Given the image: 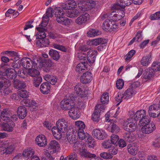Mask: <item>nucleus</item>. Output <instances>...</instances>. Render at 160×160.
I'll return each mask as SVG.
<instances>
[{
  "mask_svg": "<svg viewBox=\"0 0 160 160\" xmlns=\"http://www.w3.org/2000/svg\"><path fill=\"white\" fill-rule=\"evenodd\" d=\"M74 90L76 94L71 95H73L75 97V99L80 102V106L82 108H83L85 105L84 100L88 95L89 91L80 83H78L75 86Z\"/></svg>",
  "mask_w": 160,
  "mask_h": 160,
  "instance_id": "f257e3e1",
  "label": "nucleus"
},
{
  "mask_svg": "<svg viewBox=\"0 0 160 160\" xmlns=\"http://www.w3.org/2000/svg\"><path fill=\"white\" fill-rule=\"evenodd\" d=\"M21 62L22 66L28 70L33 67L35 68H41L43 66L42 60L37 57L33 58L32 60L29 58H24L22 59Z\"/></svg>",
  "mask_w": 160,
  "mask_h": 160,
  "instance_id": "f03ea898",
  "label": "nucleus"
},
{
  "mask_svg": "<svg viewBox=\"0 0 160 160\" xmlns=\"http://www.w3.org/2000/svg\"><path fill=\"white\" fill-rule=\"evenodd\" d=\"M78 102L73 95H70L67 98L64 99L61 102V107L64 110H68L75 107V104H78Z\"/></svg>",
  "mask_w": 160,
  "mask_h": 160,
  "instance_id": "7ed1b4c3",
  "label": "nucleus"
},
{
  "mask_svg": "<svg viewBox=\"0 0 160 160\" xmlns=\"http://www.w3.org/2000/svg\"><path fill=\"white\" fill-rule=\"evenodd\" d=\"M15 148V144L8 140L0 142V149L3 154H11Z\"/></svg>",
  "mask_w": 160,
  "mask_h": 160,
  "instance_id": "20e7f679",
  "label": "nucleus"
},
{
  "mask_svg": "<svg viewBox=\"0 0 160 160\" xmlns=\"http://www.w3.org/2000/svg\"><path fill=\"white\" fill-rule=\"evenodd\" d=\"M95 5V1L92 0H83L80 1L78 3V6L79 9L84 11L93 8Z\"/></svg>",
  "mask_w": 160,
  "mask_h": 160,
  "instance_id": "39448f33",
  "label": "nucleus"
},
{
  "mask_svg": "<svg viewBox=\"0 0 160 160\" xmlns=\"http://www.w3.org/2000/svg\"><path fill=\"white\" fill-rule=\"evenodd\" d=\"M137 125V123L135 120L132 118H129L124 123L123 128L125 130L131 132L135 130Z\"/></svg>",
  "mask_w": 160,
  "mask_h": 160,
  "instance_id": "423d86ee",
  "label": "nucleus"
},
{
  "mask_svg": "<svg viewBox=\"0 0 160 160\" xmlns=\"http://www.w3.org/2000/svg\"><path fill=\"white\" fill-rule=\"evenodd\" d=\"M48 22H46L44 23L42 22L38 27L36 28V29L38 32L36 34V38L38 39H41L45 38L46 34L45 33L46 29L44 28L47 25Z\"/></svg>",
  "mask_w": 160,
  "mask_h": 160,
  "instance_id": "0eeeda50",
  "label": "nucleus"
},
{
  "mask_svg": "<svg viewBox=\"0 0 160 160\" xmlns=\"http://www.w3.org/2000/svg\"><path fill=\"white\" fill-rule=\"evenodd\" d=\"M125 15L124 11L123 10H120L116 13L113 11L112 12L109 13L108 16L110 20L116 22L123 18Z\"/></svg>",
  "mask_w": 160,
  "mask_h": 160,
  "instance_id": "6e6552de",
  "label": "nucleus"
},
{
  "mask_svg": "<svg viewBox=\"0 0 160 160\" xmlns=\"http://www.w3.org/2000/svg\"><path fill=\"white\" fill-rule=\"evenodd\" d=\"M80 102H78V107L76 106V105H75V107L70 109V110L68 112L69 115L70 117L73 119H76L80 117V114L79 112V108H83L85 107V105L83 108H81V107L80 106Z\"/></svg>",
  "mask_w": 160,
  "mask_h": 160,
  "instance_id": "1a4fd4ad",
  "label": "nucleus"
},
{
  "mask_svg": "<svg viewBox=\"0 0 160 160\" xmlns=\"http://www.w3.org/2000/svg\"><path fill=\"white\" fill-rule=\"evenodd\" d=\"M149 115L153 118H156L159 115L160 108L158 105L153 104L149 106L148 110Z\"/></svg>",
  "mask_w": 160,
  "mask_h": 160,
  "instance_id": "9d476101",
  "label": "nucleus"
},
{
  "mask_svg": "<svg viewBox=\"0 0 160 160\" xmlns=\"http://www.w3.org/2000/svg\"><path fill=\"white\" fill-rule=\"evenodd\" d=\"M90 19V15L86 13L78 17L75 21L76 23L79 25H86Z\"/></svg>",
  "mask_w": 160,
  "mask_h": 160,
  "instance_id": "9b49d317",
  "label": "nucleus"
},
{
  "mask_svg": "<svg viewBox=\"0 0 160 160\" xmlns=\"http://www.w3.org/2000/svg\"><path fill=\"white\" fill-rule=\"evenodd\" d=\"M56 125L57 128L62 132H66L67 131L68 122L65 118H62L59 119L56 122Z\"/></svg>",
  "mask_w": 160,
  "mask_h": 160,
  "instance_id": "f8f14e48",
  "label": "nucleus"
},
{
  "mask_svg": "<svg viewBox=\"0 0 160 160\" xmlns=\"http://www.w3.org/2000/svg\"><path fill=\"white\" fill-rule=\"evenodd\" d=\"M93 137L98 140H103L107 137V134L105 131L102 129H96L92 132Z\"/></svg>",
  "mask_w": 160,
  "mask_h": 160,
  "instance_id": "ddd939ff",
  "label": "nucleus"
},
{
  "mask_svg": "<svg viewBox=\"0 0 160 160\" xmlns=\"http://www.w3.org/2000/svg\"><path fill=\"white\" fill-rule=\"evenodd\" d=\"M1 79L4 81V88L2 90L3 92L5 95L9 94L11 92V91L9 87L11 85V82L9 80L2 77H0V80Z\"/></svg>",
  "mask_w": 160,
  "mask_h": 160,
  "instance_id": "4468645a",
  "label": "nucleus"
},
{
  "mask_svg": "<svg viewBox=\"0 0 160 160\" xmlns=\"http://www.w3.org/2000/svg\"><path fill=\"white\" fill-rule=\"evenodd\" d=\"M48 148L49 149H50V152L51 153H54L59 150L60 146L58 142L53 140L49 143Z\"/></svg>",
  "mask_w": 160,
  "mask_h": 160,
  "instance_id": "2eb2a0df",
  "label": "nucleus"
},
{
  "mask_svg": "<svg viewBox=\"0 0 160 160\" xmlns=\"http://www.w3.org/2000/svg\"><path fill=\"white\" fill-rule=\"evenodd\" d=\"M156 128L154 123H151L144 125L142 127L141 130L143 133L149 134L152 132L156 129Z\"/></svg>",
  "mask_w": 160,
  "mask_h": 160,
  "instance_id": "dca6fc26",
  "label": "nucleus"
},
{
  "mask_svg": "<svg viewBox=\"0 0 160 160\" xmlns=\"http://www.w3.org/2000/svg\"><path fill=\"white\" fill-rule=\"evenodd\" d=\"M7 122V123L3 122L1 124L3 130L7 132H12L15 126V123L12 120H10Z\"/></svg>",
  "mask_w": 160,
  "mask_h": 160,
  "instance_id": "f3484780",
  "label": "nucleus"
},
{
  "mask_svg": "<svg viewBox=\"0 0 160 160\" xmlns=\"http://www.w3.org/2000/svg\"><path fill=\"white\" fill-rule=\"evenodd\" d=\"M132 2V0H117L115 8L119 9H124L126 6L130 5Z\"/></svg>",
  "mask_w": 160,
  "mask_h": 160,
  "instance_id": "a211bd4d",
  "label": "nucleus"
},
{
  "mask_svg": "<svg viewBox=\"0 0 160 160\" xmlns=\"http://www.w3.org/2000/svg\"><path fill=\"white\" fill-rule=\"evenodd\" d=\"M92 77V73L89 72H87L81 77V82L83 83H89L91 81Z\"/></svg>",
  "mask_w": 160,
  "mask_h": 160,
  "instance_id": "6ab92c4d",
  "label": "nucleus"
},
{
  "mask_svg": "<svg viewBox=\"0 0 160 160\" xmlns=\"http://www.w3.org/2000/svg\"><path fill=\"white\" fill-rule=\"evenodd\" d=\"M36 141L37 144L40 147H45L47 144V140L43 135L37 136L36 139Z\"/></svg>",
  "mask_w": 160,
  "mask_h": 160,
  "instance_id": "aec40b11",
  "label": "nucleus"
},
{
  "mask_svg": "<svg viewBox=\"0 0 160 160\" xmlns=\"http://www.w3.org/2000/svg\"><path fill=\"white\" fill-rule=\"evenodd\" d=\"M51 90V85L48 82L42 83L40 87L41 92L44 94H47L50 93Z\"/></svg>",
  "mask_w": 160,
  "mask_h": 160,
  "instance_id": "412c9836",
  "label": "nucleus"
},
{
  "mask_svg": "<svg viewBox=\"0 0 160 160\" xmlns=\"http://www.w3.org/2000/svg\"><path fill=\"white\" fill-rule=\"evenodd\" d=\"M7 78L9 79H13L17 76V72L14 69L10 68L7 69L5 72Z\"/></svg>",
  "mask_w": 160,
  "mask_h": 160,
  "instance_id": "4be33fe9",
  "label": "nucleus"
},
{
  "mask_svg": "<svg viewBox=\"0 0 160 160\" xmlns=\"http://www.w3.org/2000/svg\"><path fill=\"white\" fill-rule=\"evenodd\" d=\"M97 52L96 50H89L88 52L87 57L90 63H93L95 61Z\"/></svg>",
  "mask_w": 160,
  "mask_h": 160,
  "instance_id": "5701e85b",
  "label": "nucleus"
},
{
  "mask_svg": "<svg viewBox=\"0 0 160 160\" xmlns=\"http://www.w3.org/2000/svg\"><path fill=\"white\" fill-rule=\"evenodd\" d=\"M86 146L85 144H83L81 149L79 152L80 154L82 157H95L96 156L94 154H92L88 152L86 149Z\"/></svg>",
  "mask_w": 160,
  "mask_h": 160,
  "instance_id": "b1692460",
  "label": "nucleus"
},
{
  "mask_svg": "<svg viewBox=\"0 0 160 160\" xmlns=\"http://www.w3.org/2000/svg\"><path fill=\"white\" fill-rule=\"evenodd\" d=\"M135 93L136 92L132 88H129L124 92V93L122 94V97H123V99L127 100L131 98Z\"/></svg>",
  "mask_w": 160,
  "mask_h": 160,
  "instance_id": "393cba45",
  "label": "nucleus"
},
{
  "mask_svg": "<svg viewBox=\"0 0 160 160\" xmlns=\"http://www.w3.org/2000/svg\"><path fill=\"white\" fill-rule=\"evenodd\" d=\"M146 111L143 109L137 111L134 114L133 119L136 121L140 120L142 118L145 117L146 115Z\"/></svg>",
  "mask_w": 160,
  "mask_h": 160,
  "instance_id": "a878e982",
  "label": "nucleus"
},
{
  "mask_svg": "<svg viewBox=\"0 0 160 160\" xmlns=\"http://www.w3.org/2000/svg\"><path fill=\"white\" fill-rule=\"evenodd\" d=\"M128 152L132 155H136L138 151V147L134 143L130 144L127 146Z\"/></svg>",
  "mask_w": 160,
  "mask_h": 160,
  "instance_id": "bb28decb",
  "label": "nucleus"
},
{
  "mask_svg": "<svg viewBox=\"0 0 160 160\" xmlns=\"http://www.w3.org/2000/svg\"><path fill=\"white\" fill-rule=\"evenodd\" d=\"M27 113L26 109L25 107L21 106L18 108L17 114L20 118L23 119L27 116Z\"/></svg>",
  "mask_w": 160,
  "mask_h": 160,
  "instance_id": "cd10ccee",
  "label": "nucleus"
},
{
  "mask_svg": "<svg viewBox=\"0 0 160 160\" xmlns=\"http://www.w3.org/2000/svg\"><path fill=\"white\" fill-rule=\"evenodd\" d=\"M49 39L47 38L39 39L36 42L37 46L40 48L48 47L49 44Z\"/></svg>",
  "mask_w": 160,
  "mask_h": 160,
  "instance_id": "c85d7f7f",
  "label": "nucleus"
},
{
  "mask_svg": "<svg viewBox=\"0 0 160 160\" xmlns=\"http://www.w3.org/2000/svg\"><path fill=\"white\" fill-rule=\"evenodd\" d=\"M107 42L106 39L102 38H98L92 40L90 42V45L96 46L100 44H104Z\"/></svg>",
  "mask_w": 160,
  "mask_h": 160,
  "instance_id": "c756f323",
  "label": "nucleus"
},
{
  "mask_svg": "<svg viewBox=\"0 0 160 160\" xmlns=\"http://www.w3.org/2000/svg\"><path fill=\"white\" fill-rule=\"evenodd\" d=\"M9 111L8 109H4L1 113V118L2 120L6 122H8L10 120Z\"/></svg>",
  "mask_w": 160,
  "mask_h": 160,
  "instance_id": "7c9ffc66",
  "label": "nucleus"
},
{
  "mask_svg": "<svg viewBox=\"0 0 160 160\" xmlns=\"http://www.w3.org/2000/svg\"><path fill=\"white\" fill-rule=\"evenodd\" d=\"M154 76V72L152 69H146L143 74V77L145 79H150Z\"/></svg>",
  "mask_w": 160,
  "mask_h": 160,
  "instance_id": "2f4dec72",
  "label": "nucleus"
},
{
  "mask_svg": "<svg viewBox=\"0 0 160 160\" xmlns=\"http://www.w3.org/2000/svg\"><path fill=\"white\" fill-rule=\"evenodd\" d=\"M152 59L151 54L150 53L142 58L141 60V64L144 66H148L150 63Z\"/></svg>",
  "mask_w": 160,
  "mask_h": 160,
  "instance_id": "473e14b6",
  "label": "nucleus"
},
{
  "mask_svg": "<svg viewBox=\"0 0 160 160\" xmlns=\"http://www.w3.org/2000/svg\"><path fill=\"white\" fill-rule=\"evenodd\" d=\"M77 5V3L74 0H68L62 8L66 10L70 9L75 8Z\"/></svg>",
  "mask_w": 160,
  "mask_h": 160,
  "instance_id": "72a5a7b5",
  "label": "nucleus"
},
{
  "mask_svg": "<svg viewBox=\"0 0 160 160\" xmlns=\"http://www.w3.org/2000/svg\"><path fill=\"white\" fill-rule=\"evenodd\" d=\"M35 154L34 150L31 148H29L24 150L22 153V156L26 159L32 157Z\"/></svg>",
  "mask_w": 160,
  "mask_h": 160,
  "instance_id": "f704fd0d",
  "label": "nucleus"
},
{
  "mask_svg": "<svg viewBox=\"0 0 160 160\" xmlns=\"http://www.w3.org/2000/svg\"><path fill=\"white\" fill-rule=\"evenodd\" d=\"M26 83L23 81L16 79L13 81V85L17 89L24 88L26 87Z\"/></svg>",
  "mask_w": 160,
  "mask_h": 160,
  "instance_id": "c9c22d12",
  "label": "nucleus"
},
{
  "mask_svg": "<svg viewBox=\"0 0 160 160\" xmlns=\"http://www.w3.org/2000/svg\"><path fill=\"white\" fill-rule=\"evenodd\" d=\"M56 20L58 23L65 25H68L70 23L69 19L62 16H60L56 18Z\"/></svg>",
  "mask_w": 160,
  "mask_h": 160,
  "instance_id": "e433bc0d",
  "label": "nucleus"
},
{
  "mask_svg": "<svg viewBox=\"0 0 160 160\" xmlns=\"http://www.w3.org/2000/svg\"><path fill=\"white\" fill-rule=\"evenodd\" d=\"M21 103L23 104H24V106L32 107L33 109L35 108L38 106L37 104L35 101H31L29 100H24L22 101Z\"/></svg>",
  "mask_w": 160,
  "mask_h": 160,
  "instance_id": "4c0bfd02",
  "label": "nucleus"
},
{
  "mask_svg": "<svg viewBox=\"0 0 160 160\" xmlns=\"http://www.w3.org/2000/svg\"><path fill=\"white\" fill-rule=\"evenodd\" d=\"M67 16L71 18L77 17L79 13V10L77 9H68L66 12Z\"/></svg>",
  "mask_w": 160,
  "mask_h": 160,
  "instance_id": "58836bf2",
  "label": "nucleus"
},
{
  "mask_svg": "<svg viewBox=\"0 0 160 160\" xmlns=\"http://www.w3.org/2000/svg\"><path fill=\"white\" fill-rule=\"evenodd\" d=\"M52 132L54 137L57 139H60L62 137V132L58 128L53 127L52 129Z\"/></svg>",
  "mask_w": 160,
  "mask_h": 160,
  "instance_id": "ea45409f",
  "label": "nucleus"
},
{
  "mask_svg": "<svg viewBox=\"0 0 160 160\" xmlns=\"http://www.w3.org/2000/svg\"><path fill=\"white\" fill-rule=\"evenodd\" d=\"M112 23V21L109 18L106 20L102 24V29L105 31H110Z\"/></svg>",
  "mask_w": 160,
  "mask_h": 160,
  "instance_id": "a19ab883",
  "label": "nucleus"
},
{
  "mask_svg": "<svg viewBox=\"0 0 160 160\" xmlns=\"http://www.w3.org/2000/svg\"><path fill=\"white\" fill-rule=\"evenodd\" d=\"M49 55L53 58V59L56 61L58 60L60 58L59 53L57 50L51 49L49 52Z\"/></svg>",
  "mask_w": 160,
  "mask_h": 160,
  "instance_id": "79ce46f5",
  "label": "nucleus"
},
{
  "mask_svg": "<svg viewBox=\"0 0 160 160\" xmlns=\"http://www.w3.org/2000/svg\"><path fill=\"white\" fill-rule=\"evenodd\" d=\"M75 128L77 131H82L84 130L85 127L84 123L80 121H77L75 122Z\"/></svg>",
  "mask_w": 160,
  "mask_h": 160,
  "instance_id": "37998d69",
  "label": "nucleus"
},
{
  "mask_svg": "<svg viewBox=\"0 0 160 160\" xmlns=\"http://www.w3.org/2000/svg\"><path fill=\"white\" fill-rule=\"evenodd\" d=\"M83 144H85L84 143L82 142H77L74 143L73 146V150L77 152H79L81 149Z\"/></svg>",
  "mask_w": 160,
  "mask_h": 160,
  "instance_id": "c03bdc74",
  "label": "nucleus"
},
{
  "mask_svg": "<svg viewBox=\"0 0 160 160\" xmlns=\"http://www.w3.org/2000/svg\"><path fill=\"white\" fill-rule=\"evenodd\" d=\"M53 12L54 13L56 18L60 16H62L64 14V12L61 7L55 8L53 10Z\"/></svg>",
  "mask_w": 160,
  "mask_h": 160,
  "instance_id": "a18cd8bd",
  "label": "nucleus"
},
{
  "mask_svg": "<svg viewBox=\"0 0 160 160\" xmlns=\"http://www.w3.org/2000/svg\"><path fill=\"white\" fill-rule=\"evenodd\" d=\"M53 9L52 8H49L46 13V16H43L42 17V21L43 22L45 23L46 22H48V21L44 20L45 19H48L49 17H52V16Z\"/></svg>",
  "mask_w": 160,
  "mask_h": 160,
  "instance_id": "49530a36",
  "label": "nucleus"
},
{
  "mask_svg": "<svg viewBox=\"0 0 160 160\" xmlns=\"http://www.w3.org/2000/svg\"><path fill=\"white\" fill-rule=\"evenodd\" d=\"M100 34V31L95 29H91L87 32L88 36L90 37L97 36Z\"/></svg>",
  "mask_w": 160,
  "mask_h": 160,
  "instance_id": "de8ad7c7",
  "label": "nucleus"
},
{
  "mask_svg": "<svg viewBox=\"0 0 160 160\" xmlns=\"http://www.w3.org/2000/svg\"><path fill=\"white\" fill-rule=\"evenodd\" d=\"M109 94L108 93H103L101 98V102L103 104H107L109 101Z\"/></svg>",
  "mask_w": 160,
  "mask_h": 160,
  "instance_id": "09e8293b",
  "label": "nucleus"
},
{
  "mask_svg": "<svg viewBox=\"0 0 160 160\" xmlns=\"http://www.w3.org/2000/svg\"><path fill=\"white\" fill-rule=\"evenodd\" d=\"M28 74L31 77H36L39 75L40 72L36 69H30L28 70Z\"/></svg>",
  "mask_w": 160,
  "mask_h": 160,
  "instance_id": "8fccbe9b",
  "label": "nucleus"
},
{
  "mask_svg": "<svg viewBox=\"0 0 160 160\" xmlns=\"http://www.w3.org/2000/svg\"><path fill=\"white\" fill-rule=\"evenodd\" d=\"M136 53V51L134 50H131L124 57L125 60L129 62L131 60V58Z\"/></svg>",
  "mask_w": 160,
  "mask_h": 160,
  "instance_id": "3c124183",
  "label": "nucleus"
},
{
  "mask_svg": "<svg viewBox=\"0 0 160 160\" xmlns=\"http://www.w3.org/2000/svg\"><path fill=\"white\" fill-rule=\"evenodd\" d=\"M85 62H82L78 64L76 67V70L79 73H81L83 72V71L85 70Z\"/></svg>",
  "mask_w": 160,
  "mask_h": 160,
  "instance_id": "603ef678",
  "label": "nucleus"
},
{
  "mask_svg": "<svg viewBox=\"0 0 160 160\" xmlns=\"http://www.w3.org/2000/svg\"><path fill=\"white\" fill-rule=\"evenodd\" d=\"M150 122V119L149 118H147L146 116L145 117L142 118L140 119L139 122V124L142 127L144 125L148 124Z\"/></svg>",
  "mask_w": 160,
  "mask_h": 160,
  "instance_id": "864d4df0",
  "label": "nucleus"
},
{
  "mask_svg": "<svg viewBox=\"0 0 160 160\" xmlns=\"http://www.w3.org/2000/svg\"><path fill=\"white\" fill-rule=\"evenodd\" d=\"M109 127L111 128V132H117L119 130V127L115 123L111 122L109 125Z\"/></svg>",
  "mask_w": 160,
  "mask_h": 160,
  "instance_id": "5fc2aeb1",
  "label": "nucleus"
},
{
  "mask_svg": "<svg viewBox=\"0 0 160 160\" xmlns=\"http://www.w3.org/2000/svg\"><path fill=\"white\" fill-rule=\"evenodd\" d=\"M120 108L119 107H118L116 110H110L108 112L111 115V117H116L118 114L120 112Z\"/></svg>",
  "mask_w": 160,
  "mask_h": 160,
  "instance_id": "6e6d98bb",
  "label": "nucleus"
},
{
  "mask_svg": "<svg viewBox=\"0 0 160 160\" xmlns=\"http://www.w3.org/2000/svg\"><path fill=\"white\" fill-rule=\"evenodd\" d=\"M151 69H152L153 71L157 72L160 71V62H153L151 66Z\"/></svg>",
  "mask_w": 160,
  "mask_h": 160,
  "instance_id": "4d7b16f0",
  "label": "nucleus"
},
{
  "mask_svg": "<svg viewBox=\"0 0 160 160\" xmlns=\"http://www.w3.org/2000/svg\"><path fill=\"white\" fill-rule=\"evenodd\" d=\"M42 80V78L40 76H37L33 80L34 85L36 87H38Z\"/></svg>",
  "mask_w": 160,
  "mask_h": 160,
  "instance_id": "13d9d810",
  "label": "nucleus"
},
{
  "mask_svg": "<svg viewBox=\"0 0 160 160\" xmlns=\"http://www.w3.org/2000/svg\"><path fill=\"white\" fill-rule=\"evenodd\" d=\"M124 85V82L122 79H119L116 82V86L118 89H121L123 88Z\"/></svg>",
  "mask_w": 160,
  "mask_h": 160,
  "instance_id": "bf43d9fd",
  "label": "nucleus"
},
{
  "mask_svg": "<svg viewBox=\"0 0 160 160\" xmlns=\"http://www.w3.org/2000/svg\"><path fill=\"white\" fill-rule=\"evenodd\" d=\"M150 18L152 20H160V12H157L151 15Z\"/></svg>",
  "mask_w": 160,
  "mask_h": 160,
  "instance_id": "052dcab7",
  "label": "nucleus"
},
{
  "mask_svg": "<svg viewBox=\"0 0 160 160\" xmlns=\"http://www.w3.org/2000/svg\"><path fill=\"white\" fill-rule=\"evenodd\" d=\"M100 113L95 110L92 116V119L93 121L98 122L100 119Z\"/></svg>",
  "mask_w": 160,
  "mask_h": 160,
  "instance_id": "680f3d73",
  "label": "nucleus"
},
{
  "mask_svg": "<svg viewBox=\"0 0 160 160\" xmlns=\"http://www.w3.org/2000/svg\"><path fill=\"white\" fill-rule=\"evenodd\" d=\"M119 137L117 135L112 134L111 136V142L113 144L116 145L119 140Z\"/></svg>",
  "mask_w": 160,
  "mask_h": 160,
  "instance_id": "e2e57ef3",
  "label": "nucleus"
},
{
  "mask_svg": "<svg viewBox=\"0 0 160 160\" xmlns=\"http://www.w3.org/2000/svg\"><path fill=\"white\" fill-rule=\"evenodd\" d=\"M122 94L120 92H118L116 95L115 98V100L117 102H119L117 104V105H118L119 103L122 101V98H123V97H122Z\"/></svg>",
  "mask_w": 160,
  "mask_h": 160,
  "instance_id": "0e129e2a",
  "label": "nucleus"
},
{
  "mask_svg": "<svg viewBox=\"0 0 160 160\" xmlns=\"http://www.w3.org/2000/svg\"><path fill=\"white\" fill-rule=\"evenodd\" d=\"M105 108V106L102 104H98L95 107V110L99 112L100 113L101 111L103 112Z\"/></svg>",
  "mask_w": 160,
  "mask_h": 160,
  "instance_id": "69168bd1",
  "label": "nucleus"
},
{
  "mask_svg": "<svg viewBox=\"0 0 160 160\" xmlns=\"http://www.w3.org/2000/svg\"><path fill=\"white\" fill-rule=\"evenodd\" d=\"M100 156L105 159H109L112 158V156L110 153L107 152H103L100 153Z\"/></svg>",
  "mask_w": 160,
  "mask_h": 160,
  "instance_id": "338daca9",
  "label": "nucleus"
},
{
  "mask_svg": "<svg viewBox=\"0 0 160 160\" xmlns=\"http://www.w3.org/2000/svg\"><path fill=\"white\" fill-rule=\"evenodd\" d=\"M102 147L104 148H108L112 146V143L109 140L104 141L102 143Z\"/></svg>",
  "mask_w": 160,
  "mask_h": 160,
  "instance_id": "774afa93",
  "label": "nucleus"
}]
</instances>
